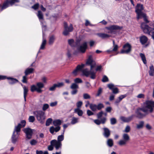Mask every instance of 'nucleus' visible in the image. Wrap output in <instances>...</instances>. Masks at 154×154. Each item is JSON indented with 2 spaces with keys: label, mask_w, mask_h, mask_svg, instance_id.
Instances as JSON below:
<instances>
[{
  "label": "nucleus",
  "mask_w": 154,
  "mask_h": 154,
  "mask_svg": "<svg viewBox=\"0 0 154 154\" xmlns=\"http://www.w3.org/2000/svg\"><path fill=\"white\" fill-rule=\"evenodd\" d=\"M154 108V101L147 100L143 103L142 107L138 108L135 111L136 117L142 119L152 112Z\"/></svg>",
  "instance_id": "f257e3e1"
},
{
  "label": "nucleus",
  "mask_w": 154,
  "mask_h": 154,
  "mask_svg": "<svg viewBox=\"0 0 154 154\" xmlns=\"http://www.w3.org/2000/svg\"><path fill=\"white\" fill-rule=\"evenodd\" d=\"M86 64L90 65V69L89 71L88 69L86 68L82 70L83 75L88 77L91 75L90 77L91 79H95L96 77V72L94 71L93 69L95 67L96 64L95 62L93 60L92 55H90L89 56L86 62Z\"/></svg>",
  "instance_id": "f03ea898"
},
{
  "label": "nucleus",
  "mask_w": 154,
  "mask_h": 154,
  "mask_svg": "<svg viewBox=\"0 0 154 154\" xmlns=\"http://www.w3.org/2000/svg\"><path fill=\"white\" fill-rule=\"evenodd\" d=\"M33 113L39 122L42 124L44 123L45 119V112L42 110H38L34 111Z\"/></svg>",
  "instance_id": "7ed1b4c3"
},
{
  "label": "nucleus",
  "mask_w": 154,
  "mask_h": 154,
  "mask_svg": "<svg viewBox=\"0 0 154 154\" xmlns=\"http://www.w3.org/2000/svg\"><path fill=\"white\" fill-rule=\"evenodd\" d=\"M21 125L18 124V125L15 126L12 135L11 137L12 142L13 143H15L17 141L19 135V133L20 131Z\"/></svg>",
  "instance_id": "20e7f679"
},
{
  "label": "nucleus",
  "mask_w": 154,
  "mask_h": 154,
  "mask_svg": "<svg viewBox=\"0 0 154 154\" xmlns=\"http://www.w3.org/2000/svg\"><path fill=\"white\" fill-rule=\"evenodd\" d=\"M135 8V11L137 15V18L138 20H139V18L141 16L144 15V13L142 12L144 9L143 5L140 4H137Z\"/></svg>",
  "instance_id": "39448f33"
},
{
  "label": "nucleus",
  "mask_w": 154,
  "mask_h": 154,
  "mask_svg": "<svg viewBox=\"0 0 154 154\" xmlns=\"http://www.w3.org/2000/svg\"><path fill=\"white\" fill-rule=\"evenodd\" d=\"M64 30L63 32V34L65 36L68 35L69 32H72L73 29V26L72 24H70L68 26L67 23L66 22L64 23Z\"/></svg>",
  "instance_id": "423d86ee"
},
{
  "label": "nucleus",
  "mask_w": 154,
  "mask_h": 154,
  "mask_svg": "<svg viewBox=\"0 0 154 154\" xmlns=\"http://www.w3.org/2000/svg\"><path fill=\"white\" fill-rule=\"evenodd\" d=\"M106 29L109 31L108 32V33L111 34H116L117 30H119L122 29V27L116 25H112L106 27Z\"/></svg>",
  "instance_id": "0eeeda50"
},
{
  "label": "nucleus",
  "mask_w": 154,
  "mask_h": 154,
  "mask_svg": "<svg viewBox=\"0 0 154 154\" xmlns=\"http://www.w3.org/2000/svg\"><path fill=\"white\" fill-rule=\"evenodd\" d=\"M123 48L124 49L121 50L120 53L128 54L131 52V47L129 44L127 43L123 46Z\"/></svg>",
  "instance_id": "6e6552de"
},
{
  "label": "nucleus",
  "mask_w": 154,
  "mask_h": 154,
  "mask_svg": "<svg viewBox=\"0 0 154 154\" xmlns=\"http://www.w3.org/2000/svg\"><path fill=\"white\" fill-rule=\"evenodd\" d=\"M24 132L26 134V137L28 139H30L32 138V135L33 131L30 128H25L23 130Z\"/></svg>",
  "instance_id": "1a4fd4ad"
},
{
  "label": "nucleus",
  "mask_w": 154,
  "mask_h": 154,
  "mask_svg": "<svg viewBox=\"0 0 154 154\" xmlns=\"http://www.w3.org/2000/svg\"><path fill=\"white\" fill-rule=\"evenodd\" d=\"M87 47V43L85 42H84L82 45L80 46L79 47L77 48V50L80 52L84 53L85 52Z\"/></svg>",
  "instance_id": "9d476101"
},
{
  "label": "nucleus",
  "mask_w": 154,
  "mask_h": 154,
  "mask_svg": "<svg viewBox=\"0 0 154 154\" xmlns=\"http://www.w3.org/2000/svg\"><path fill=\"white\" fill-rule=\"evenodd\" d=\"M84 66L85 64H82L81 65H78L77 66L76 69L72 72V73L75 75H76L77 74L78 72L79 71H82Z\"/></svg>",
  "instance_id": "9b49d317"
},
{
  "label": "nucleus",
  "mask_w": 154,
  "mask_h": 154,
  "mask_svg": "<svg viewBox=\"0 0 154 154\" xmlns=\"http://www.w3.org/2000/svg\"><path fill=\"white\" fill-rule=\"evenodd\" d=\"M103 136L106 138H108L111 134V132L110 130L107 128H103Z\"/></svg>",
  "instance_id": "f8f14e48"
},
{
  "label": "nucleus",
  "mask_w": 154,
  "mask_h": 154,
  "mask_svg": "<svg viewBox=\"0 0 154 154\" xmlns=\"http://www.w3.org/2000/svg\"><path fill=\"white\" fill-rule=\"evenodd\" d=\"M107 87L110 90L112 91V93L114 94H117L119 92L118 88L116 87H114V85L112 84H108Z\"/></svg>",
  "instance_id": "ddd939ff"
},
{
  "label": "nucleus",
  "mask_w": 154,
  "mask_h": 154,
  "mask_svg": "<svg viewBox=\"0 0 154 154\" xmlns=\"http://www.w3.org/2000/svg\"><path fill=\"white\" fill-rule=\"evenodd\" d=\"M53 144L54 146L55 147L56 149L58 150L60 148L61 149L62 146L61 142L57 141V140H52Z\"/></svg>",
  "instance_id": "4468645a"
},
{
  "label": "nucleus",
  "mask_w": 154,
  "mask_h": 154,
  "mask_svg": "<svg viewBox=\"0 0 154 154\" xmlns=\"http://www.w3.org/2000/svg\"><path fill=\"white\" fill-rule=\"evenodd\" d=\"M46 43V39L44 38V33L43 32V40L42 43L41 44V46L39 50L38 51V53L37 54V56L38 54L40 53V50H43L45 48V45Z\"/></svg>",
  "instance_id": "2eb2a0df"
},
{
  "label": "nucleus",
  "mask_w": 154,
  "mask_h": 154,
  "mask_svg": "<svg viewBox=\"0 0 154 154\" xmlns=\"http://www.w3.org/2000/svg\"><path fill=\"white\" fill-rule=\"evenodd\" d=\"M36 86L38 88L37 92L39 93H42V90L41 89L44 87V84L41 82H38L36 84Z\"/></svg>",
  "instance_id": "dca6fc26"
},
{
  "label": "nucleus",
  "mask_w": 154,
  "mask_h": 154,
  "mask_svg": "<svg viewBox=\"0 0 154 154\" xmlns=\"http://www.w3.org/2000/svg\"><path fill=\"white\" fill-rule=\"evenodd\" d=\"M133 115H132L128 117H125L124 116H121L120 119L123 122H128L131 121L133 119Z\"/></svg>",
  "instance_id": "f3484780"
},
{
  "label": "nucleus",
  "mask_w": 154,
  "mask_h": 154,
  "mask_svg": "<svg viewBox=\"0 0 154 154\" xmlns=\"http://www.w3.org/2000/svg\"><path fill=\"white\" fill-rule=\"evenodd\" d=\"M60 129V126H56L55 128L52 126L50 128L49 131L51 134H53L54 131L56 132H58Z\"/></svg>",
  "instance_id": "a211bd4d"
},
{
  "label": "nucleus",
  "mask_w": 154,
  "mask_h": 154,
  "mask_svg": "<svg viewBox=\"0 0 154 154\" xmlns=\"http://www.w3.org/2000/svg\"><path fill=\"white\" fill-rule=\"evenodd\" d=\"M37 15L41 23H43L42 21L44 20V19L43 14L42 12L40 11H38Z\"/></svg>",
  "instance_id": "6ab92c4d"
},
{
  "label": "nucleus",
  "mask_w": 154,
  "mask_h": 154,
  "mask_svg": "<svg viewBox=\"0 0 154 154\" xmlns=\"http://www.w3.org/2000/svg\"><path fill=\"white\" fill-rule=\"evenodd\" d=\"M140 42L142 45L146 43L148 41L147 38L145 35H142L140 38Z\"/></svg>",
  "instance_id": "aec40b11"
},
{
  "label": "nucleus",
  "mask_w": 154,
  "mask_h": 154,
  "mask_svg": "<svg viewBox=\"0 0 154 154\" xmlns=\"http://www.w3.org/2000/svg\"><path fill=\"white\" fill-rule=\"evenodd\" d=\"M97 35L102 39L107 38L111 36V35L104 33H97Z\"/></svg>",
  "instance_id": "412c9836"
},
{
  "label": "nucleus",
  "mask_w": 154,
  "mask_h": 154,
  "mask_svg": "<svg viewBox=\"0 0 154 154\" xmlns=\"http://www.w3.org/2000/svg\"><path fill=\"white\" fill-rule=\"evenodd\" d=\"M7 79L10 80L9 82V84L11 85L14 84L18 82V80L17 79L14 78L7 77Z\"/></svg>",
  "instance_id": "4be33fe9"
},
{
  "label": "nucleus",
  "mask_w": 154,
  "mask_h": 154,
  "mask_svg": "<svg viewBox=\"0 0 154 154\" xmlns=\"http://www.w3.org/2000/svg\"><path fill=\"white\" fill-rule=\"evenodd\" d=\"M34 70V69L32 68H27L25 71V74L26 76L29 74L32 73Z\"/></svg>",
  "instance_id": "5701e85b"
},
{
  "label": "nucleus",
  "mask_w": 154,
  "mask_h": 154,
  "mask_svg": "<svg viewBox=\"0 0 154 154\" xmlns=\"http://www.w3.org/2000/svg\"><path fill=\"white\" fill-rule=\"evenodd\" d=\"M62 123V121L60 119H56L53 122V125L55 126H58L60 125Z\"/></svg>",
  "instance_id": "b1692460"
},
{
  "label": "nucleus",
  "mask_w": 154,
  "mask_h": 154,
  "mask_svg": "<svg viewBox=\"0 0 154 154\" xmlns=\"http://www.w3.org/2000/svg\"><path fill=\"white\" fill-rule=\"evenodd\" d=\"M23 97L24 101H26V97L28 91V89L25 86L23 87Z\"/></svg>",
  "instance_id": "393cba45"
},
{
  "label": "nucleus",
  "mask_w": 154,
  "mask_h": 154,
  "mask_svg": "<svg viewBox=\"0 0 154 154\" xmlns=\"http://www.w3.org/2000/svg\"><path fill=\"white\" fill-rule=\"evenodd\" d=\"M64 132L65 130H63L62 134L58 136L57 140V141L61 142V141L63 140L64 138Z\"/></svg>",
  "instance_id": "a878e982"
},
{
  "label": "nucleus",
  "mask_w": 154,
  "mask_h": 154,
  "mask_svg": "<svg viewBox=\"0 0 154 154\" xmlns=\"http://www.w3.org/2000/svg\"><path fill=\"white\" fill-rule=\"evenodd\" d=\"M149 75L153 76L154 75V67L152 65L149 67Z\"/></svg>",
  "instance_id": "bb28decb"
},
{
  "label": "nucleus",
  "mask_w": 154,
  "mask_h": 154,
  "mask_svg": "<svg viewBox=\"0 0 154 154\" xmlns=\"http://www.w3.org/2000/svg\"><path fill=\"white\" fill-rule=\"evenodd\" d=\"M74 112L77 113L79 116H82L83 114L82 111L79 108H76L75 109Z\"/></svg>",
  "instance_id": "cd10ccee"
},
{
  "label": "nucleus",
  "mask_w": 154,
  "mask_h": 154,
  "mask_svg": "<svg viewBox=\"0 0 154 154\" xmlns=\"http://www.w3.org/2000/svg\"><path fill=\"white\" fill-rule=\"evenodd\" d=\"M90 109L94 112L97 109V105L94 104H90Z\"/></svg>",
  "instance_id": "c85d7f7f"
},
{
  "label": "nucleus",
  "mask_w": 154,
  "mask_h": 154,
  "mask_svg": "<svg viewBox=\"0 0 154 154\" xmlns=\"http://www.w3.org/2000/svg\"><path fill=\"white\" fill-rule=\"evenodd\" d=\"M107 144L109 147H112L113 145V140L111 139H109L107 141Z\"/></svg>",
  "instance_id": "c756f323"
},
{
  "label": "nucleus",
  "mask_w": 154,
  "mask_h": 154,
  "mask_svg": "<svg viewBox=\"0 0 154 154\" xmlns=\"http://www.w3.org/2000/svg\"><path fill=\"white\" fill-rule=\"evenodd\" d=\"M9 5H10V1H8L6 2H5L2 7V10L5 9L7 8L8 7V6H9Z\"/></svg>",
  "instance_id": "7c9ffc66"
},
{
  "label": "nucleus",
  "mask_w": 154,
  "mask_h": 154,
  "mask_svg": "<svg viewBox=\"0 0 154 154\" xmlns=\"http://www.w3.org/2000/svg\"><path fill=\"white\" fill-rule=\"evenodd\" d=\"M55 39V37L54 35H52L50 36L48 42L49 44L50 45H52L54 42Z\"/></svg>",
  "instance_id": "2f4dec72"
},
{
  "label": "nucleus",
  "mask_w": 154,
  "mask_h": 154,
  "mask_svg": "<svg viewBox=\"0 0 154 154\" xmlns=\"http://www.w3.org/2000/svg\"><path fill=\"white\" fill-rule=\"evenodd\" d=\"M140 55L143 63L146 64V61L144 54L143 53H140Z\"/></svg>",
  "instance_id": "473e14b6"
},
{
  "label": "nucleus",
  "mask_w": 154,
  "mask_h": 154,
  "mask_svg": "<svg viewBox=\"0 0 154 154\" xmlns=\"http://www.w3.org/2000/svg\"><path fill=\"white\" fill-rule=\"evenodd\" d=\"M79 118H76L75 117H73L72 118V121H71V124L72 125H74L78 122Z\"/></svg>",
  "instance_id": "72a5a7b5"
},
{
  "label": "nucleus",
  "mask_w": 154,
  "mask_h": 154,
  "mask_svg": "<svg viewBox=\"0 0 154 154\" xmlns=\"http://www.w3.org/2000/svg\"><path fill=\"white\" fill-rule=\"evenodd\" d=\"M144 124V122L143 121H141L139 122V124L137 125V128L138 129H140L143 128Z\"/></svg>",
  "instance_id": "f704fd0d"
},
{
  "label": "nucleus",
  "mask_w": 154,
  "mask_h": 154,
  "mask_svg": "<svg viewBox=\"0 0 154 154\" xmlns=\"http://www.w3.org/2000/svg\"><path fill=\"white\" fill-rule=\"evenodd\" d=\"M123 140L127 142L130 139L128 135L127 134H124L123 135Z\"/></svg>",
  "instance_id": "c9c22d12"
},
{
  "label": "nucleus",
  "mask_w": 154,
  "mask_h": 154,
  "mask_svg": "<svg viewBox=\"0 0 154 154\" xmlns=\"http://www.w3.org/2000/svg\"><path fill=\"white\" fill-rule=\"evenodd\" d=\"M68 44L71 47H74L75 46V42L73 39H69L68 41Z\"/></svg>",
  "instance_id": "e433bc0d"
},
{
  "label": "nucleus",
  "mask_w": 154,
  "mask_h": 154,
  "mask_svg": "<svg viewBox=\"0 0 154 154\" xmlns=\"http://www.w3.org/2000/svg\"><path fill=\"white\" fill-rule=\"evenodd\" d=\"M70 88L72 89H76L79 88V86L75 83H73L71 86Z\"/></svg>",
  "instance_id": "4c0bfd02"
},
{
  "label": "nucleus",
  "mask_w": 154,
  "mask_h": 154,
  "mask_svg": "<svg viewBox=\"0 0 154 154\" xmlns=\"http://www.w3.org/2000/svg\"><path fill=\"white\" fill-rule=\"evenodd\" d=\"M38 88L35 85H32L31 86L30 90L32 92L36 91L37 92Z\"/></svg>",
  "instance_id": "58836bf2"
},
{
  "label": "nucleus",
  "mask_w": 154,
  "mask_h": 154,
  "mask_svg": "<svg viewBox=\"0 0 154 154\" xmlns=\"http://www.w3.org/2000/svg\"><path fill=\"white\" fill-rule=\"evenodd\" d=\"M52 121V119L50 118L48 119L46 121L45 125L46 126H48L51 123Z\"/></svg>",
  "instance_id": "ea45409f"
},
{
  "label": "nucleus",
  "mask_w": 154,
  "mask_h": 154,
  "mask_svg": "<svg viewBox=\"0 0 154 154\" xmlns=\"http://www.w3.org/2000/svg\"><path fill=\"white\" fill-rule=\"evenodd\" d=\"M50 144L51 145L48 146V149L49 151H52L54 149V146L52 140L51 141Z\"/></svg>",
  "instance_id": "a19ab883"
},
{
  "label": "nucleus",
  "mask_w": 154,
  "mask_h": 154,
  "mask_svg": "<svg viewBox=\"0 0 154 154\" xmlns=\"http://www.w3.org/2000/svg\"><path fill=\"white\" fill-rule=\"evenodd\" d=\"M127 142L123 140H120L118 142V144L121 146L125 145L127 143Z\"/></svg>",
  "instance_id": "79ce46f5"
},
{
  "label": "nucleus",
  "mask_w": 154,
  "mask_h": 154,
  "mask_svg": "<svg viewBox=\"0 0 154 154\" xmlns=\"http://www.w3.org/2000/svg\"><path fill=\"white\" fill-rule=\"evenodd\" d=\"M97 109L98 110H101L104 107L103 104L102 103H99L97 105Z\"/></svg>",
  "instance_id": "37998d69"
},
{
  "label": "nucleus",
  "mask_w": 154,
  "mask_h": 154,
  "mask_svg": "<svg viewBox=\"0 0 154 154\" xmlns=\"http://www.w3.org/2000/svg\"><path fill=\"white\" fill-rule=\"evenodd\" d=\"M83 97L85 99H89L91 98V97L88 93H84L83 94Z\"/></svg>",
  "instance_id": "c03bdc74"
},
{
  "label": "nucleus",
  "mask_w": 154,
  "mask_h": 154,
  "mask_svg": "<svg viewBox=\"0 0 154 154\" xmlns=\"http://www.w3.org/2000/svg\"><path fill=\"white\" fill-rule=\"evenodd\" d=\"M110 123L112 125L115 124L117 122L116 120V118H112L110 119Z\"/></svg>",
  "instance_id": "a18cd8bd"
},
{
  "label": "nucleus",
  "mask_w": 154,
  "mask_h": 154,
  "mask_svg": "<svg viewBox=\"0 0 154 154\" xmlns=\"http://www.w3.org/2000/svg\"><path fill=\"white\" fill-rule=\"evenodd\" d=\"M49 107V106L48 104L45 103L43 104L42 109L43 111H46Z\"/></svg>",
  "instance_id": "49530a36"
},
{
  "label": "nucleus",
  "mask_w": 154,
  "mask_h": 154,
  "mask_svg": "<svg viewBox=\"0 0 154 154\" xmlns=\"http://www.w3.org/2000/svg\"><path fill=\"white\" fill-rule=\"evenodd\" d=\"M74 81L75 83L76 84L82 83V80L79 78H76L74 80Z\"/></svg>",
  "instance_id": "de8ad7c7"
},
{
  "label": "nucleus",
  "mask_w": 154,
  "mask_h": 154,
  "mask_svg": "<svg viewBox=\"0 0 154 154\" xmlns=\"http://www.w3.org/2000/svg\"><path fill=\"white\" fill-rule=\"evenodd\" d=\"M56 88H61L64 86V83L62 82H58L57 84H55Z\"/></svg>",
  "instance_id": "09e8293b"
},
{
  "label": "nucleus",
  "mask_w": 154,
  "mask_h": 154,
  "mask_svg": "<svg viewBox=\"0 0 154 154\" xmlns=\"http://www.w3.org/2000/svg\"><path fill=\"white\" fill-rule=\"evenodd\" d=\"M29 122H33L35 120V117L33 116H30L29 118Z\"/></svg>",
  "instance_id": "8fccbe9b"
},
{
  "label": "nucleus",
  "mask_w": 154,
  "mask_h": 154,
  "mask_svg": "<svg viewBox=\"0 0 154 154\" xmlns=\"http://www.w3.org/2000/svg\"><path fill=\"white\" fill-rule=\"evenodd\" d=\"M39 4L38 3H37L32 7V8L33 9L35 10H36L38 9L39 7Z\"/></svg>",
  "instance_id": "3c124183"
},
{
  "label": "nucleus",
  "mask_w": 154,
  "mask_h": 154,
  "mask_svg": "<svg viewBox=\"0 0 154 154\" xmlns=\"http://www.w3.org/2000/svg\"><path fill=\"white\" fill-rule=\"evenodd\" d=\"M109 79L108 77L106 75H104L103 77L102 81L103 82H108Z\"/></svg>",
  "instance_id": "603ef678"
},
{
  "label": "nucleus",
  "mask_w": 154,
  "mask_h": 154,
  "mask_svg": "<svg viewBox=\"0 0 154 154\" xmlns=\"http://www.w3.org/2000/svg\"><path fill=\"white\" fill-rule=\"evenodd\" d=\"M37 143V141L34 139L31 140L30 143L31 145H35Z\"/></svg>",
  "instance_id": "864d4df0"
},
{
  "label": "nucleus",
  "mask_w": 154,
  "mask_h": 154,
  "mask_svg": "<svg viewBox=\"0 0 154 154\" xmlns=\"http://www.w3.org/2000/svg\"><path fill=\"white\" fill-rule=\"evenodd\" d=\"M102 89L101 88H100L98 89L97 93L96 95V96H99L102 93Z\"/></svg>",
  "instance_id": "5fc2aeb1"
},
{
  "label": "nucleus",
  "mask_w": 154,
  "mask_h": 154,
  "mask_svg": "<svg viewBox=\"0 0 154 154\" xmlns=\"http://www.w3.org/2000/svg\"><path fill=\"white\" fill-rule=\"evenodd\" d=\"M112 109V108L110 106L107 107L105 111L107 112L110 113Z\"/></svg>",
  "instance_id": "6e6d98bb"
},
{
  "label": "nucleus",
  "mask_w": 154,
  "mask_h": 154,
  "mask_svg": "<svg viewBox=\"0 0 154 154\" xmlns=\"http://www.w3.org/2000/svg\"><path fill=\"white\" fill-rule=\"evenodd\" d=\"M20 124L21 125V127L22 128L24 127L26 125V122L25 120H22L21 121Z\"/></svg>",
  "instance_id": "4d7b16f0"
},
{
  "label": "nucleus",
  "mask_w": 154,
  "mask_h": 154,
  "mask_svg": "<svg viewBox=\"0 0 154 154\" xmlns=\"http://www.w3.org/2000/svg\"><path fill=\"white\" fill-rule=\"evenodd\" d=\"M142 17H143L144 18V20L146 23H148L149 22V21L147 19V18H146V14L144 13V15L143 16H141L139 18V19L141 18Z\"/></svg>",
  "instance_id": "13d9d810"
},
{
  "label": "nucleus",
  "mask_w": 154,
  "mask_h": 154,
  "mask_svg": "<svg viewBox=\"0 0 154 154\" xmlns=\"http://www.w3.org/2000/svg\"><path fill=\"white\" fill-rule=\"evenodd\" d=\"M103 114V111H101L99 112L97 114V116L98 118L100 119L102 116V115Z\"/></svg>",
  "instance_id": "bf43d9fd"
},
{
  "label": "nucleus",
  "mask_w": 154,
  "mask_h": 154,
  "mask_svg": "<svg viewBox=\"0 0 154 154\" xmlns=\"http://www.w3.org/2000/svg\"><path fill=\"white\" fill-rule=\"evenodd\" d=\"M82 102L81 101H79L78 102L76 103L77 106V108H80L82 106Z\"/></svg>",
  "instance_id": "052dcab7"
},
{
  "label": "nucleus",
  "mask_w": 154,
  "mask_h": 154,
  "mask_svg": "<svg viewBox=\"0 0 154 154\" xmlns=\"http://www.w3.org/2000/svg\"><path fill=\"white\" fill-rule=\"evenodd\" d=\"M56 88V85L55 84H54L52 87L50 88L49 90L50 91H53L55 90Z\"/></svg>",
  "instance_id": "680f3d73"
},
{
  "label": "nucleus",
  "mask_w": 154,
  "mask_h": 154,
  "mask_svg": "<svg viewBox=\"0 0 154 154\" xmlns=\"http://www.w3.org/2000/svg\"><path fill=\"white\" fill-rule=\"evenodd\" d=\"M22 82L23 83H26L27 82L26 76L25 75L23 76Z\"/></svg>",
  "instance_id": "e2e57ef3"
},
{
  "label": "nucleus",
  "mask_w": 154,
  "mask_h": 154,
  "mask_svg": "<svg viewBox=\"0 0 154 154\" xmlns=\"http://www.w3.org/2000/svg\"><path fill=\"white\" fill-rule=\"evenodd\" d=\"M9 1L11 5H13L15 2H19V0H11Z\"/></svg>",
  "instance_id": "0e129e2a"
},
{
  "label": "nucleus",
  "mask_w": 154,
  "mask_h": 154,
  "mask_svg": "<svg viewBox=\"0 0 154 154\" xmlns=\"http://www.w3.org/2000/svg\"><path fill=\"white\" fill-rule=\"evenodd\" d=\"M106 119L105 117H103V118L101 119L100 120L101 124H105L106 122Z\"/></svg>",
  "instance_id": "69168bd1"
},
{
  "label": "nucleus",
  "mask_w": 154,
  "mask_h": 154,
  "mask_svg": "<svg viewBox=\"0 0 154 154\" xmlns=\"http://www.w3.org/2000/svg\"><path fill=\"white\" fill-rule=\"evenodd\" d=\"M127 95L126 94L121 95L118 98L119 100H120V101H121Z\"/></svg>",
  "instance_id": "338daca9"
},
{
  "label": "nucleus",
  "mask_w": 154,
  "mask_h": 154,
  "mask_svg": "<svg viewBox=\"0 0 154 154\" xmlns=\"http://www.w3.org/2000/svg\"><path fill=\"white\" fill-rule=\"evenodd\" d=\"M87 114L88 116H90L94 115V113L93 112L91 111L88 110L87 112Z\"/></svg>",
  "instance_id": "774afa93"
}]
</instances>
